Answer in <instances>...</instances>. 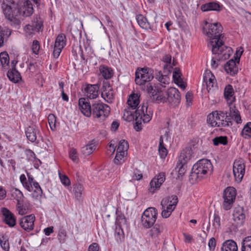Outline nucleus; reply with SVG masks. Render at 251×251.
Masks as SVG:
<instances>
[{"label":"nucleus","instance_id":"1","mask_svg":"<svg viewBox=\"0 0 251 251\" xmlns=\"http://www.w3.org/2000/svg\"><path fill=\"white\" fill-rule=\"evenodd\" d=\"M140 95L135 93L129 96L127 101L128 109H126L124 113V118L126 121H136L135 126L136 131L141 129V120L145 123H148L153 115V110L147 102H143L141 106L137 107L140 103Z\"/></svg>","mask_w":251,"mask_h":251},{"label":"nucleus","instance_id":"2","mask_svg":"<svg viewBox=\"0 0 251 251\" xmlns=\"http://www.w3.org/2000/svg\"><path fill=\"white\" fill-rule=\"evenodd\" d=\"M78 107L81 113L86 117L91 115L94 118L100 121L104 120L109 115L110 107L105 103L95 102L90 104L85 98H81L78 100Z\"/></svg>","mask_w":251,"mask_h":251},{"label":"nucleus","instance_id":"3","mask_svg":"<svg viewBox=\"0 0 251 251\" xmlns=\"http://www.w3.org/2000/svg\"><path fill=\"white\" fill-rule=\"evenodd\" d=\"M212 170L213 166L210 160L201 159L193 165L189 180L192 183H195L205 177L208 173L212 172Z\"/></svg>","mask_w":251,"mask_h":251},{"label":"nucleus","instance_id":"4","mask_svg":"<svg viewBox=\"0 0 251 251\" xmlns=\"http://www.w3.org/2000/svg\"><path fill=\"white\" fill-rule=\"evenodd\" d=\"M227 112L216 110L209 113L207 116L208 125L212 127H226L233 125L231 118L227 116Z\"/></svg>","mask_w":251,"mask_h":251},{"label":"nucleus","instance_id":"5","mask_svg":"<svg viewBox=\"0 0 251 251\" xmlns=\"http://www.w3.org/2000/svg\"><path fill=\"white\" fill-rule=\"evenodd\" d=\"M18 3L14 0H4L2 4L4 15L6 18L12 22L14 26L21 24L20 13L18 10Z\"/></svg>","mask_w":251,"mask_h":251},{"label":"nucleus","instance_id":"6","mask_svg":"<svg viewBox=\"0 0 251 251\" xmlns=\"http://www.w3.org/2000/svg\"><path fill=\"white\" fill-rule=\"evenodd\" d=\"M223 27L220 23L210 24L206 22L203 27V32L210 39L208 46H211L212 42H216L217 40L223 41L224 36L221 33Z\"/></svg>","mask_w":251,"mask_h":251},{"label":"nucleus","instance_id":"7","mask_svg":"<svg viewBox=\"0 0 251 251\" xmlns=\"http://www.w3.org/2000/svg\"><path fill=\"white\" fill-rule=\"evenodd\" d=\"M211 50L213 54L217 55L216 59L218 60L228 59L232 52L231 48L225 46L223 41L212 42Z\"/></svg>","mask_w":251,"mask_h":251},{"label":"nucleus","instance_id":"8","mask_svg":"<svg viewBox=\"0 0 251 251\" xmlns=\"http://www.w3.org/2000/svg\"><path fill=\"white\" fill-rule=\"evenodd\" d=\"M154 72L153 69L144 67L138 68L135 72V82L136 84L141 86V88L145 90V84L149 83L154 77Z\"/></svg>","mask_w":251,"mask_h":251},{"label":"nucleus","instance_id":"9","mask_svg":"<svg viewBox=\"0 0 251 251\" xmlns=\"http://www.w3.org/2000/svg\"><path fill=\"white\" fill-rule=\"evenodd\" d=\"M157 210L154 207L146 209L141 217V224L146 228L152 227L157 219Z\"/></svg>","mask_w":251,"mask_h":251},{"label":"nucleus","instance_id":"10","mask_svg":"<svg viewBox=\"0 0 251 251\" xmlns=\"http://www.w3.org/2000/svg\"><path fill=\"white\" fill-rule=\"evenodd\" d=\"M236 190L233 187H227L223 194V207L225 210L230 209L233 206L236 197Z\"/></svg>","mask_w":251,"mask_h":251},{"label":"nucleus","instance_id":"11","mask_svg":"<svg viewBox=\"0 0 251 251\" xmlns=\"http://www.w3.org/2000/svg\"><path fill=\"white\" fill-rule=\"evenodd\" d=\"M146 91L149 93L151 97H152V100L156 103L165 102L166 99L162 92L160 91L158 88L155 86H153L150 85V83H148L146 87L145 86Z\"/></svg>","mask_w":251,"mask_h":251},{"label":"nucleus","instance_id":"12","mask_svg":"<svg viewBox=\"0 0 251 251\" xmlns=\"http://www.w3.org/2000/svg\"><path fill=\"white\" fill-rule=\"evenodd\" d=\"M245 171L244 161L242 159L235 160L233 165V173L236 182L241 181L245 175Z\"/></svg>","mask_w":251,"mask_h":251},{"label":"nucleus","instance_id":"13","mask_svg":"<svg viewBox=\"0 0 251 251\" xmlns=\"http://www.w3.org/2000/svg\"><path fill=\"white\" fill-rule=\"evenodd\" d=\"M99 90L100 85L99 84H90L85 83L82 86L84 96L89 99H96L99 96Z\"/></svg>","mask_w":251,"mask_h":251},{"label":"nucleus","instance_id":"14","mask_svg":"<svg viewBox=\"0 0 251 251\" xmlns=\"http://www.w3.org/2000/svg\"><path fill=\"white\" fill-rule=\"evenodd\" d=\"M18 10L22 16L29 17L33 13V8L31 2L29 0H19L18 1Z\"/></svg>","mask_w":251,"mask_h":251},{"label":"nucleus","instance_id":"15","mask_svg":"<svg viewBox=\"0 0 251 251\" xmlns=\"http://www.w3.org/2000/svg\"><path fill=\"white\" fill-rule=\"evenodd\" d=\"M167 101L173 106H177L180 102L181 96L178 90L175 87H170L167 91Z\"/></svg>","mask_w":251,"mask_h":251},{"label":"nucleus","instance_id":"16","mask_svg":"<svg viewBox=\"0 0 251 251\" xmlns=\"http://www.w3.org/2000/svg\"><path fill=\"white\" fill-rule=\"evenodd\" d=\"M25 132L27 139L32 143L36 140L38 143L39 139L41 137L39 127L33 124L26 128Z\"/></svg>","mask_w":251,"mask_h":251},{"label":"nucleus","instance_id":"17","mask_svg":"<svg viewBox=\"0 0 251 251\" xmlns=\"http://www.w3.org/2000/svg\"><path fill=\"white\" fill-rule=\"evenodd\" d=\"M35 217L31 214L25 216L19 220V224L21 228L26 232H30L34 229Z\"/></svg>","mask_w":251,"mask_h":251},{"label":"nucleus","instance_id":"18","mask_svg":"<svg viewBox=\"0 0 251 251\" xmlns=\"http://www.w3.org/2000/svg\"><path fill=\"white\" fill-rule=\"evenodd\" d=\"M66 37L64 34H59L56 38L53 47V55L54 58H58L60 53L66 46Z\"/></svg>","mask_w":251,"mask_h":251},{"label":"nucleus","instance_id":"19","mask_svg":"<svg viewBox=\"0 0 251 251\" xmlns=\"http://www.w3.org/2000/svg\"><path fill=\"white\" fill-rule=\"evenodd\" d=\"M165 179V173L163 172L160 173L151 181L149 188V192L154 193L156 190H158Z\"/></svg>","mask_w":251,"mask_h":251},{"label":"nucleus","instance_id":"20","mask_svg":"<svg viewBox=\"0 0 251 251\" xmlns=\"http://www.w3.org/2000/svg\"><path fill=\"white\" fill-rule=\"evenodd\" d=\"M164 229V224L156 223L153 225L152 227L149 231V235L152 241L159 243V236Z\"/></svg>","mask_w":251,"mask_h":251},{"label":"nucleus","instance_id":"21","mask_svg":"<svg viewBox=\"0 0 251 251\" xmlns=\"http://www.w3.org/2000/svg\"><path fill=\"white\" fill-rule=\"evenodd\" d=\"M43 27V21L40 17H35L32 20L31 24L27 25L25 27V31L28 34H31L32 31H39Z\"/></svg>","mask_w":251,"mask_h":251},{"label":"nucleus","instance_id":"22","mask_svg":"<svg viewBox=\"0 0 251 251\" xmlns=\"http://www.w3.org/2000/svg\"><path fill=\"white\" fill-rule=\"evenodd\" d=\"M1 212L3 216V222L9 227L14 226L16 224V218L14 214L5 207L2 208Z\"/></svg>","mask_w":251,"mask_h":251},{"label":"nucleus","instance_id":"23","mask_svg":"<svg viewBox=\"0 0 251 251\" xmlns=\"http://www.w3.org/2000/svg\"><path fill=\"white\" fill-rule=\"evenodd\" d=\"M232 217L237 225H243L245 219L243 208L240 206L235 207L233 211Z\"/></svg>","mask_w":251,"mask_h":251},{"label":"nucleus","instance_id":"24","mask_svg":"<svg viewBox=\"0 0 251 251\" xmlns=\"http://www.w3.org/2000/svg\"><path fill=\"white\" fill-rule=\"evenodd\" d=\"M27 173V185L33 187V192L35 194V197L36 199L38 197H41L43 194V190L39 183L34 180V177L29 173Z\"/></svg>","mask_w":251,"mask_h":251},{"label":"nucleus","instance_id":"25","mask_svg":"<svg viewBox=\"0 0 251 251\" xmlns=\"http://www.w3.org/2000/svg\"><path fill=\"white\" fill-rule=\"evenodd\" d=\"M239 58L234 57V59H231L225 65V71L230 75H233L238 72V67L236 63H239Z\"/></svg>","mask_w":251,"mask_h":251},{"label":"nucleus","instance_id":"26","mask_svg":"<svg viewBox=\"0 0 251 251\" xmlns=\"http://www.w3.org/2000/svg\"><path fill=\"white\" fill-rule=\"evenodd\" d=\"M178 201V198L176 195H172L163 199L161 202V205L162 207L166 206L169 208H171H171L175 209Z\"/></svg>","mask_w":251,"mask_h":251},{"label":"nucleus","instance_id":"27","mask_svg":"<svg viewBox=\"0 0 251 251\" xmlns=\"http://www.w3.org/2000/svg\"><path fill=\"white\" fill-rule=\"evenodd\" d=\"M203 85H204V84L206 85L207 90L209 93L214 88L216 82L215 76L211 72L207 73L203 75Z\"/></svg>","mask_w":251,"mask_h":251},{"label":"nucleus","instance_id":"28","mask_svg":"<svg viewBox=\"0 0 251 251\" xmlns=\"http://www.w3.org/2000/svg\"><path fill=\"white\" fill-rule=\"evenodd\" d=\"M229 112H227V116L234 121L237 124H241L242 120L240 116L239 111L236 108L235 106L229 105Z\"/></svg>","mask_w":251,"mask_h":251},{"label":"nucleus","instance_id":"29","mask_svg":"<svg viewBox=\"0 0 251 251\" xmlns=\"http://www.w3.org/2000/svg\"><path fill=\"white\" fill-rule=\"evenodd\" d=\"M223 5L220 4L219 2L211 1L201 5V9L204 12L212 10L220 11Z\"/></svg>","mask_w":251,"mask_h":251},{"label":"nucleus","instance_id":"30","mask_svg":"<svg viewBox=\"0 0 251 251\" xmlns=\"http://www.w3.org/2000/svg\"><path fill=\"white\" fill-rule=\"evenodd\" d=\"M192 150L190 147H186L183 149L178 157L179 161H182L183 163H187L192 157Z\"/></svg>","mask_w":251,"mask_h":251},{"label":"nucleus","instance_id":"31","mask_svg":"<svg viewBox=\"0 0 251 251\" xmlns=\"http://www.w3.org/2000/svg\"><path fill=\"white\" fill-rule=\"evenodd\" d=\"M221 251H238L236 243L232 240L224 242L221 249Z\"/></svg>","mask_w":251,"mask_h":251},{"label":"nucleus","instance_id":"32","mask_svg":"<svg viewBox=\"0 0 251 251\" xmlns=\"http://www.w3.org/2000/svg\"><path fill=\"white\" fill-rule=\"evenodd\" d=\"M181 75L182 74L180 69L178 68H176L173 74L174 81L179 87L184 89L185 88V85L181 78Z\"/></svg>","mask_w":251,"mask_h":251},{"label":"nucleus","instance_id":"33","mask_svg":"<svg viewBox=\"0 0 251 251\" xmlns=\"http://www.w3.org/2000/svg\"><path fill=\"white\" fill-rule=\"evenodd\" d=\"M233 95L234 90L232 86L230 84H228L225 88L224 96L229 105H232V102L235 100V97H233Z\"/></svg>","mask_w":251,"mask_h":251},{"label":"nucleus","instance_id":"34","mask_svg":"<svg viewBox=\"0 0 251 251\" xmlns=\"http://www.w3.org/2000/svg\"><path fill=\"white\" fill-rule=\"evenodd\" d=\"M7 76L14 83H18L22 80L21 74L16 69H10L7 72Z\"/></svg>","mask_w":251,"mask_h":251},{"label":"nucleus","instance_id":"35","mask_svg":"<svg viewBox=\"0 0 251 251\" xmlns=\"http://www.w3.org/2000/svg\"><path fill=\"white\" fill-rule=\"evenodd\" d=\"M11 34V30L7 27L0 25V48L2 47Z\"/></svg>","mask_w":251,"mask_h":251},{"label":"nucleus","instance_id":"36","mask_svg":"<svg viewBox=\"0 0 251 251\" xmlns=\"http://www.w3.org/2000/svg\"><path fill=\"white\" fill-rule=\"evenodd\" d=\"M31 209V206L29 203H22L20 201L17 202L16 209L20 215H24L28 213Z\"/></svg>","mask_w":251,"mask_h":251},{"label":"nucleus","instance_id":"37","mask_svg":"<svg viewBox=\"0 0 251 251\" xmlns=\"http://www.w3.org/2000/svg\"><path fill=\"white\" fill-rule=\"evenodd\" d=\"M100 71L102 76L106 79L111 78L113 75V71L111 68L102 65L100 67Z\"/></svg>","mask_w":251,"mask_h":251},{"label":"nucleus","instance_id":"38","mask_svg":"<svg viewBox=\"0 0 251 251\" xmlns=\"http://www.w3.org/2000/svg\"><path fill=\"white\" fill-rule=\"evenodd\" d=\"M96 148L95 145L91 142L81 148V152L84 157H86L92 153L96 150Z\"/></svg>","mask_w":251,"mask_h":251},{"label":"nucleus","instance_id":"39","mask_svg":"<svg viewBox=\"0 0 251 251\" xmlns=\"http://www.w3.org/2000/svg\"><path fill=\"white\" fill-rule=\"evenodd\" d=\"M136 20L139 26L145 29L150 28V25L147 18L143 15L139 14L136 16Z\"/></svg>","mask_w":251,"mask_h":251},{"label":"nucleus","instance_id":"40","mask_svg":"<svg viewBox=\"0 0 251 251\" xmlns=\"http://www.w3.org/2000/svg\"><path fill=\"white\" fill-rule=\"evenodd\" d=\"M155 77L161 83L162 86L165 87V85L169 83L170 78L167 75H163L161 71H156L155 75Z\"/></svg>","mask_w":251,"mask_h":251},{"label":"nucleus","instance_id":"41","mask_svg":"<svg viewBox=\"0 0 251 251\" xmlns=\"http://www.w3.org/2000/svg\"><path fill=\"white\" fill-rule=\"evenodd\" d=\"M0 61L4 69L6 70L9 67V57L6 52H2L0 53Z\"/></svg>","mask_w":251,"mask_h":251},{"label":"nucleus","instance_id":"42","mask_svg":"<svg viewBox=\"0 0 251 251\" xmlns=\"http://www.w3.org/2000/svg\"><path fill=\"white\" fill-rule=\"evenodd\" d=\"M83 190V186L79 183H75L73 185V192L75 198L78 200H80Z\"/></svg>","mask_w":251,"mask_h":251},{"label":"nucleus","instance_id":"43","mask_svg":"<svg viewBox=\"0 0 251 251\" xmlns=\"http://www.w3.org/2000/svg\"><path fill=\"white\" fill-rule=\"evenodd\" d=\"M241 134L245 139L251 138V122H248L244 126Z\"/></svg>","mask_w":251,"mask_h":251},{"label":"nucleus","instance_id":"44","mask_svg":"<svg viewBox=\"0 0 251 251\" xmlns=\"http://www.w3.org/2000/svg\"><path fill=\"white\" fill-rule=\"evenodd\" d=\"M158 151L160 157L162 158H165L168 154L167 150L165 147V145L163 142V138L162 136H161L159 138Z\"/></svg>","mask_w":251,"mask_h":251},{"label":"nucleus","instance_id":"45","mask_svg":"<svg viewBox=\"0 0 251 251\" xmlns=\"http://www.w3.org/2000/svg\"><path fill=\"white\" fill-rule=\"evenodd\" d=\"M241 251H251V236H247L243 239Z\"/></svg>","mask_w":251,"mask_h":251},{"label":"nucleus","instance_id":"46","mask_svg":"<svg viewBox=\"0 0 251 251\" xmlns=\"http://www.w3.org/2000/svg\"><path fill=\"white\" fill-rule=\"evenodd\" d=\"M186 164L187 163H183L182 161H179V160H178L175 169L177 170V171L178 172V177L179 176H182L184 175L187 168Z\"/></svg>","mask_w":251,"mask_h":251},{"label":"nucleus","instance_id":"47","mask_svg":"<svg viewBox=\"0 0 251 251\" xmlns=\"http://www.w3.org/2000/svg\"><path fill=\"white\" fill-rule=\"evenodd\" d=\"M126 155L127 152H125L124 151L119 152L117 151L115 157L114 159V162L117 165L122 164L125 162V158L126 157Z\"/></svg>","mask_w":251,"mask_h":251},{"label":"nucleus","instance_id":"48","mask_svg":"<svg viewBox=\"0 0 251 251\" xmlns=\"http://www.w3.org/2000/svg\"><path fill=\"white\" fill-rule=\"evenodd\" d=\"M101 97L108 103H111L114 99L113 89L105 92H101Z\"/></svg>","mask_w":251,"mask_h":251},{"label":"nucleus","instance_id":"49","mask_svg":"<svg viewBox=\"0 0 251 251\" xmlns=\"http://www.w3.org/2000/svg\"><path fill=\"white\" fill-rule=\"evenodd\" d=\"M213 143L214 146H219V145H226L227 144V138L226 136H218L213 139Z\"/></svg>","mask_w":251,"mask_h":251},{"label":"nucleus","instance_id":"50","mask_svg":"<svg viewBox=\"0 0 251 251\" xmlns=\"http://www.w3.org/2000/svg\"><path fill=\"white\" fill-rule=\"evenodd\" d=\"M12 197L16 199L18 202L20 201V200L24 197L22 192L17 188H13L11 190Z\"/></svg>","mask_w":251,"mask_h":251},{"label":"nucleus","instance_id":"51","mask_svg":"<svg viewBox=\"0 0 251 251\" xmlns=\"http://www.w3.org/2000/svg\"><path fill=\"white\" fill-rule=\"evenodd\" d=\"M129 146L127 141L125 140H121L118 144L117 151L119 152L124 151L127 152Z\"/></svg>","mask_w":251,"mask_h":251},{"label":"nucleus","instance_id":"52","mask_svg":"<svg viewBox=\"0 0 251 251\" xmlns=\"http://www.w3.org/2000/svg\"><path fill=\"white\" fill-rule=\"evenodd\" d=\"M20 180L23 187L28 192H32L33 187L27 185V179L24 174H22L20 176Z\"/></svg>","mask_w":251,"mask_h":251},{"label":"nucleus","instance_id":"53","mask_svg":"<svg viewBox=\"0 0 251 251\" xmlns=\"http://www.w3.org/2000/svg\"><path fill=\"white\" fill-rule=\"evenodd\" d=\"M0 244L2 249L5 251H9V244L8 238L4 235L0 237Z\"/></svg>","mask_w":251,"mask_h":251},{"label":"nucleus","instance_id":"54","mask_svg":"<svg viewBox=\"0 0 251 251\" xmlns=\"http://www.w3.org/2000/svg\"><path fill=\"white\" fill-rule=\"evenodd\" d=\"M115 237L118 242H121L124 239L125 234L120 226L116 228Z\"/></svg>","mask_w":251,"mask_h":251},{"label":"nucleus","instance_id":"55","mask_svg":"<svg viewBox=\"0 0 251 251\" xmlns=\"http://www.w3.org/2000/svg\"><path fill=\"white\" fill-rule=\"evenodd\" d=\"M48 120L51 130L55 131L56 130V117L53 114H50Z\"/></svg>","mask_w":251,"mask_h":251},{"label":"nucleus","instance_id":"56","mask_svg":"<svg viewBox=\"0 0 251 251\" xmlns=\"http://www.w3.org/2000/svg\"><path fill=\"white\" fill-rule=\"evenodd\" d=\"M162 212H161V215L162 217L163 218H167L170 216L171 215L172 212L175 210L173 208H169L167 207L166 206L164 207H162Z\"/></svg>","mask_w":251,"mask_h":251},{"label":"nucleus","instance_id":"57","mask_svg":"<svg viewBox=\"0 0 251 251\" xmlns=\"http://www.w3.org/2000/svg\"><path fill=\"white\" fill-rule=\"evenodd\" d=\"M69 157L74 162H77L79 160L76 150L72 148L69 150Z\"/></svg>","mask_w":251,"mask_h":251},{"label":"nucleus","instance_id":"58","mask_svg":"<svg viewBox=\"0 0 251 251\" xmlns=\"http://www.w3.org/2000/svg\"><path fill=\"white\" fill-rule=\"evenodd\" d=\"M26 156V159L28 162H31L35 159L36 155L35 153L30 149H25L24 151Z\"/></svg>","mask_w":251,"mask_h":251},{"label":"nucleus","instance_id":"59","mask_svg":"<svg viewBox=\"0 0 251 251\" xmlns=\"http://www.w3.org/2000/svg\"><path fill=\"white\" fill-rule=\"evenodd\" d=\"M59 176L61 183L65 186H69L71 184V181L69 177L65 175H62L59 172Z\"/></svg>","mask_w":251,"mask_h":251},{"label":"nucleus","instance_id":"60","mask_svg":"<svg viewBox=\"0 0 251 251\" xmlns=\"http://www.w3.org/2000/svg\"><path fill=\"white\" fill-rule=\"evenodd\" d=\"M40 48V45L39 42L37 40H33L32 45V50L33 53L37 55L38 54Z\"/></svg>","mask_w":251,"mask_h":251},{"label":"nucleus","instance_id":"61","mask_svg":"<svg viewBox=\"0 0 251 251\" xmlns=\"http://www.w3.org/2000/svg\"><path fill=\"white\" fill-rule=\"evenodd\" d=\"M125 216L121 212L116 211V223L120 226L122 223H125Z\"/></svg>","mask_w":251,"mask_h":251},{"label":"nucleus","instance_id":"62","mask_svg":"<svg viewBox=\"0 0 251 251\" xmlns=\"http://www.w3.org/2000/svg\"><path fill=\"white\" fill-rule=\"evenodd\" d=\"M220 217L218 214L215 213L214 214V219L213 221V226L215 228L219 229L221 226Z\"/></svg>","mask_w":251,"mask_h":251},{"label":"nucleus","instance_id":"63","mask_svg":"<svg viewBox=\"0 0 251 251\" xmlns=\"http://www.w3.org/2000/svg\"><path fill=\"white\" fill-rule=\"evenodd\" d=\"M143 177V175L141 172L138 170L135 169L134 170L132 175V179L134 180H139Z\"/></svg>","mask_w":251,"mask_h":251},{"label":"nucleus","instance_id":"64","mask_svg":"<svg viewBox=\"0 0 251 251\" xmlns=\"http://www.w3.org/2000/svg\"><path fill=\"white\" fill-rule=\"evenodd\" d=\"M210 251H214L216 246V240L215 238H211L208 243Z\"/></svg>","mask_w":251,"mask_h":251}]
</instances>
